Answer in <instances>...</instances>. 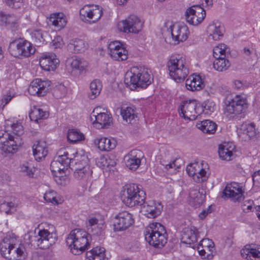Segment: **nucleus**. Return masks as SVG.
<instances>
[{"instance_id":"nucleus-1","label":"nucleus","mask_w":260,"mask_h":260,"mask_svg":"<svg viewBox=\"0 0 260 260\" xmlns=\"http://www.w3.org/2000/svg\"><path fill=\"white\" fill-rule=\"evenodd\" d=\"M90 240V235L86 231L76 229L68 235L66 243L73 254L79 255L88 249Z\"/></svg>"},{"instance_id":"nucleus-2","label":"nucleus","mask_w":260,"mask_h":260,"mask_svg":"<svg viewBox=\"0 0 260 260\" xmlns=\"http://www.w3.org/2000/svg\"><path fill=\"white\" fill-rule=\"evenodd\" d=\"M152 78L147 69L140 67H133L127 72L125 76L124 83L131 90L137 87L146 88L151 84Z\"/></svg>"},{"instance_id":"nucleus-3","label":"nucleus","mask_w":260,"mask_h":260,"mask_svg":"<svg viewBox=\"0 0 260 260\" xmlns=\"http://www.w3.org/2000/svg\"><path fill=\"white\" fill-rule=\"evenodd\" d=\"M43 229L39 230L37 235L29 237L30 243L40 249H48L57 240L55 226L51 224L45 223Z\"/></svg>"},{"instance_id":"nucleus-4","label":"nucleus","mask_w":260,"mask_h":260,"mask_svg":"<svg viewBox=\"0 0 260 260\" xmlns=\"http://www.w3.org/2000/svg\"><path fill=\"white\" fill-rule=\"evenodd\" d=\"M120 196L123 203L130 207L142 206L146 199L145 191L136 184L124 186L121 191Z\"/></svg>"},{"instance_id":"nucleus-5","label":"nucleus","mask_w":260,"mask_h":260,"mask_svg":"<svg viewBox=\"0 0 260 260\" xmlns=\"http://www.w3.org/2000/svg\"><path fill=\"white\" fill-rule=\"evenodd\" d=\"M167 234L164 225L158 222L149 224L145 231V238L150 245L161 248L167 242Z\"/></svg>"},{"instance_id":"nucleus-6","label":"nucleus","mask_w":260,"mask_h":260,"mask_svg":"<svg viewBox=\"0 0 260 260\" xmlns=\"http://www.w3.org/2000/svg\"><path fill=\"white\" fill-rule=\"evenodd\" d=\"M17 239L13 234H7L0 244L2 255L9 260H20L24 253V247H16Z\"/></svg>"},{"instance_id":"nucleus-7","label":"nucleus","mask_w":260,"mask_h":260,"mask_svg":"<svg viewBox=\"0 0 260 260\" xmlns=\"http://www.w3.org/2000/svg\"><path fill=\"white\" fill-rule=\"evenodd\" d=\"M167 67L171 78L178 82L183 81L189 74L185 59L179 54L171 55Z\"/></svg>"},{"instance_id":"nucleus-8","label":"nucleus","mask_w":260,"mask_h":260,"mask_svg":"<svg viewBox=\"0 0 260 260\" xmlns=\"http://www.w3.org/2000/svg\"><path fill=\"white\" fill-rule=\"evenodd\" d=\"M22 144L21 138L0 132V149L6 154L15 153Z\"/></svg>"},{"instance_id":"nucleus-9","label":"nucleus","mask_w":260,"mask_h":260,"mask_svg":"<svg viewBox=\"0 0 260 260\" xmlns=\"http://www.w3.org/2000/svg\"><path fill=\"white\" fill-rule=\"evenodd\" d=\"M9 51L15 57H28L35 52V47L28 41L19 39L10 43Z\"/></svg>"},{"instance_id":"nucleus-10","label":"nucleus","mask_w":260,"mask_h":260,"mask_svg":"<svg viewBox=\"0 0 260 260\" xmlns=\"http://www.w3.org/2000/svg\"><path fill=\"white\" fill-rule=\"evenodd\" d=\"M246 108V98L242 95H237L232 99L226 100L224 112L227 116L234 118L236 115L242 113Z\"/></svg>"},{"instance_id":"nucleus-11","label":"nucleus","mask_w":260,"mask_h":260,"mask_svg":"<svg viewBox=\"0 0 260 260\" xmlns=\"http://www.w3.org/2000/svg\"><path fill=\"white\" fill-rule=\"evenodd\" d=\"M178 110L181 116L190 120H195L203 111L195 100L183 102Z\"/></svg>"},{"instance_id":"nucleus-12","label":"nucleus","mask_w":260,"mask_h":260,"mask_svg":"<svg viewBox=\"0 0 260 260\" xmlns=\"http://www.w3.org/2000/svg\"><path fill=\"white\" fill-rule=\"evenodd\" d=\"M143 23L136 15H131L118 24V29L125 33H138L142 28Z\"/></svg>"},{"instance_id":"nucleus-13","label":"nucleus","mask_w":260,"mask_h":260,"mask_svg":"<svg viewBox=\"0 0 260 260\" xmlns=\"http://www.w3.org/2000/svg\"><path fill=\"white\" fill-rule=\"evenodd\" d=\"M102 14V8L99 6H85L80 10V19L89 23L98 21Z\"/></svg>"},{"instance_id":"nucleus-14","label":"nucleus","mask_w":260,"mask_h":260,"mask_svg":"<svg viewBox=\"0 0 260 260\" xmlns=\"http://www.w3.org/2000/svg\"><path fill=\"white\" fill-rule=\"evenodd\" d=\"M186 20L187 22L192 25H198L201 24L206 16L205 10L200 6H193L186 11Z\"/></svg>"},{"instance_id":"nucleus-15","label":"nucleus","mask_w":260,"mask_h":260,"mask_svg":"<svg viewBox=\"0 0 260 260\" xmlns=\"http://www.w3.org/2000/svg\"><path fill=\"white\" fill-rule=\"evenodd\" d=\"M134 223L132 214L124 211L115 216L113 224L114 231H121L126 230Z\"/></svg>"},{"instance_id":"nucleus-16","label":"nucleus","mask_w":260,"mask_h":260,"mask_svg":"<svg viewBox=\"0 0 260 260\" xmlns=\"http://www.w3.org/2000/svg\"><path fill=\"white\" fill-rule=\"evenodd\" d=\"M244 190L242 186L237 182L228 184L222 192V197L231 198L234 201L240 202L244 199Z\"/></svg>"},{"instance_id":"nucleus-17","label":"nucleus","mask_w":260,"mask_h":260,"mask_svg":"<svg viewBox=\"0 0 260 260\" xmlns=\"http://www.w3.org/2000/svg\"><path fill=\"white\" fill-rule=\"evenodd\" d=\"M50 86V81L37 78L30 83L28 88V91L32 95L44 96L48 92Z\"/></svg>"},{"instance_id":"nucleus-18","label":"nucleus","mask_w":260,"mask_h":260,"mask_svg":"<svg viewBox=\"0 0 260 260\" xmlns=\"http://www.w3.org/2000/svg\"><path fill=\"white\" fill-rule=\"evenodd\" d=\"M59 60L54 53H46L40 59V65L45 71H54L59 65Z\"/></svg>"},{"instance_id":"nucleus-19","label":"nucleus","mask_w":260,"mask_h":260,"mask_svg":"<svg viewBox=\"0 0 260 260\" xmlns=\"http://www.w3.org/2000/svg\"><path fill=\"white\" fill-rule=\"evenodd\" d=\"M142 153L139 150H133L124 157L126 166L131 170H137L141 164Z\"/></svg>"},{"instance_id":"nucleus-20","label":"nucleus","mask_w":260,"mask_h":260,"mask_svg":"<svg viewBox=\"0 0 260 260\" xmlns=\"http://www.w3.org/2000/svg\"><path fill=\"white\" fill-rule=\"evenodd\" d=\"M142 211L148 218H155L159 215L162 210V206L160 203L150 201L143 205Z\"/></svg>"},{"instance_id":"nucleus-21","label":"nucleus","mask_w":260,"mask_h":260,"mask_svg":"<svg viewBox=\"0 0 260 260\" xmlns=\"http://www.w3.org/2000/svg\"><path fill=\"white\" fill-rule=\"evenodd\" d=\"M171 33L174 41L179 43L185 41L187 39L189 31L186 25H174L171 28Z\"/></svg>"},{"instance_id":"nucleus-22","label":"nucleus","mask_w":260,"mask_h":260,"mask_svg":"<svg viewBox=\"0 0 260 260\" xmlns=\"http://www.w3.org/2000/svg\"><path fill=\"white\" fill-rule=\"evenodd\" d=\"M87 61L82 58L72 57L68 58L66 62V66L70 68L72 71H77L80 73L85 72L88 67Z\"/></svg>"},{"instance_id":"nucleus-23","label":"nucleus","mask_w":260,"mask_h":260,"mask_svg":"<svg viewBox=\"0 0 260 260\" xmlns=\"http://www.w3.org/2000/svg\"><path fill=\"white\" fill-rule=\"evenodd\" d=\"M256 134L255 124L247 122L243 123L238 131L239 136L245 141L250 140L255 136Z\"/></svg>"},{"instance_id":"nucleus-24","label":"nucleus","mask_w":260,"mask_h":260,"mask_svg":"<svg viewBox=\"0 0 260 260\" xmlns=\"http://www.w3.org/2000/svg\"><path fill=\"white\" fill-rule=\"evenodd\" d=\"M197 241L198 230L195 228H186L183 230L181 235L182 243L188 244L190 247H193L192 244L197 242Z\"/></svg>"},{"instance_id":"nucleus-25","label":"nucleus","mask_w":260,"mask_h":260,"mask_svg":"<svg viewBox=\"0 0 260 260\" xmlns=\"http://www.w3.org/2000/svg\"><path fill=\"white\" fill-rule=\"evenodd\" d=\"M207 32L209 34V39L217 41L223 36L224 28L220 22H213L208 26Z\"/></svg>"},{"instance_id":"nucleus-26","label":"nucleus","mask_w":260,"mask_h":260,"mask_svg":"<svg viewBox=\"0 0 260 260\" xmlns=\"http://www.w3.org/2000/svg\"><path fill=\"white\" fill-rule=\"evenodd\" d=\"M92 116L95 118L93 124L99 128H107L112 121V116L107 113L100 112L97 115L93 114Z\"/></svg>"},{"instance_id":"nucleus-27","label":"nucleus","mask_w":260,"mask_h":260,"mask_svg":"<svg viewBox=\"0 0 260 260\" xmlns=\"http://www.w3.org/2000/svg\"><path fill=\"white\" fill-rule=\"evenodd\" d=\"M94 143L101 151H110L113 149L116 145V141L114 139L106 137L95 139Z\"/></svg>"},{"instance_id":"nucleus-28","label":"nucleus","mask_w":260,"mask_h":260,"mask_svg":"<svg viewBox=\"0 0 260 260\" xmlns=\"http://www.w3.org/2000/svg\"><path fill=\"white\" fill-rule=\"evenodd\" d=\"M235 149V146L233 143H225L219 146V155L222 159L229 161L233 157V152Z\"/></svg>"},{"instance_id":"nucleus-29","label":"nucleus","mask_w":260,"mask_h":260,"mask_svg":"<svg viewBox=\"0 0 260 260\" xmlns=\"http://www.w3.org/2000/svg\"><path fill=\"white\" fill-rule=\"evenodd\" d=\"M186 88L191 91L199 90L201 89L203 86V83L200 76L193 74L189 77L186 80Z\"/></svg>"},{"instance_id":"nucleus-30","label":"nucleus","mask_w":260,"mask_h":260,"mask_svg":"<svg viewBox=\"0 0 260 260\" xmlns=\"http://www.w3.org/2000/svg\"><path fill=\"white\" fill-rule=\"evenodd\" d=\"M189 203L192 206H197L201 205L204 198V194L199 191V187L194 186L191 188L189 193Z\"/></svg>"},{"instance_id":"nucleus-31","label":"nucleus","mask_w":260,"mask_h":260,"mask_svg":"<svg viewBox=\"0 0 260 260\" xmlns=\"http://www.w3.org/2000/svg\"><path fill=\"white\" fill-rule=\"evenodd\" d=\"M92 173L90 167L84 165L82 168H76L74 175L78 180H83L87 182L91 180Z\"/></svg>"},{"instance_id":"nucleus-32","label":"nucleus","mask_w":260,"mask_h":260,"mask_svg":"<svg viewBox=\"0 0 260 260\" xmlns=\"http://www.w3.org/2000/svg\"><path fill=\"white\" fill-rule=\"evenodd\" d=\"M34 155L37 160H40L47 154L46 143L44 141H38L32 147Z\"/></svg>"},{"instance_id":"nucleus-33","label":"nucleus","mask_w":260,"mask_h":260,"mask_svg":"<svg viewBox=\"0 0 260 260\" xmlns=\"http://www.w3.org/2000/svg\"><path fill=\"white\" fill-rule=\"evenodd\" d=\"M104 247H96L86 252V257L89 260H108Z\"/></svg>"},{"instance_id":"nucleus-34","label":"nucleus","mask_w":260,"mask_h":260,"mask_svg":"<svg viewBox=\"0 0 260 260\" xmlns=\"http://www.w3.org/2000/svg\"><path fill=\"white\" fill-rule=\"evenodd\" d=\"M87 47V44L82 39H75L71 40L68 48L75 53L84 52Z\"/></svg>"},{"instance_id":"nucleus-35","label":"nucleus","mask_w":260,"mask_h":260,"mask_svg":"<svg viewBox=\"0 0 260 260\" xmlns=\"http://www.w3.org/2000/svg\"><path fill=\"white\" fill-rule=\"evenodd\" d=\"M58 153L59 155L56 157V159L51 162L50 167L57 169L58 166L61 164L63 165V167L68 168L71 160L68 157V153L64 152L63 153H62L61 151H60Z\"/></svg>"},{"instance_id":"nucleus-36","label":"nucleus","mask_w":260,"mask_h":260,"mask_svg":"<svg viewBox=\"0 0 260 260\" xmlns=\"http://www.w3.org/2000/svg\"><path fill=\"white\" fill-rule=\"evenodd\" d=\"M49 21L51 24L58 30L63 28L67 24V20L62 13L53 14L51 15Z\"/></svg>"},{"instance_id":"nucleus-37","label":"nucleus","mask_w":260,"mask_h":260,"mask_svg":"<svg viewBox=\"0 0 260 260\" xmlns=\"http://www.w3.org/2000/svg\"><path fill=\"white\" fill-rule=\"evenodd\" d=\"M197 126L203 132L209 134H214L217 128V124L210 120H205L198 123Z\"/></svg>"},{"instance_id":"nucleus-38","label":"nucleus","mask_w":260,"mask_h":260,"mask_svg":"<svg viewBox=\"0 0 260 260\" xmlns=\"http://www.w3.org/2000/svg\"><path fill=\"white\" fill-rule=\"evenodd\" d=\"M241 256L247 260H257L260 259V249L259 248H246L241 251Z\"/></svg>"},{"instance_id":"nucleus-39","label":"nucleus","mask_w":260,"mask_h":260,"mask_svg":"<svg viewBox=\"0 0 260 260\" xmlns=\"http://www.w3.org/2000/svg\"><path fill=\"white\" fill-rule=\"evenodd\" d=\"M214 69L219 72L226 71L231 66L229 59L226 57L215 58L213 62Z\"/></svg>"},{"instance_id":"nucleus-40","label":"nucleus","mask_w":260,"mask_h":260,"mask_svg":"<svg viewBox=\"0 0 260 260\" xmlns=\"http://www.w3.org/2000/svg\"><path fill=\"white\" fill-rule=\"evenodd\" d=\"M30 119L32 121L38 122L39 120L46 119L49 116V113L47 111H44L42 109L34 107L29 114Z\"/></svg>"},{"instance_id":"nucleus-41","label":"nucleus","mask_w":260,"mask_h":260,"mask_svg":"<svg viewBox=\"0 0 260 260\" xmlns=\"http://www.w3.org/2000/svg\"><path fill=\"white\" fill-rule=\"evenodd\" d=\"M120 47H124L120 42H111L108 45V53L111 57L115 60L119 61L120 56L118 52L120 51Z\"/></svg>"},{"instance_id":"nucleus-42","label":"nucleus","mask_w":260,"mask_h":260,"mask_svg":"<svg viewBox=\"0 0 260 260\" xmlns=\"http://www.w3.org/2000/svg\"><path fill=\"white\" fill-rule=\"evenodd\" d=\"M102 88V84L99 80L95 79L93 80L90 84V91L89 93V98L90 99H94L100 93Z\"/></svg>"},{"instance_id":"nucleus-43","label":"nucleus","mask_w":260,"mask_h":260,"mask_svg":"<svg viewBox=\"0 0 260 260\" xmlns=\"http://www.w3.org/2000/svg\"><path fill=\"white\" fill-rule=\"evenodd\" d=\"M0 21L2 25H10L11 27H16L17 26V18L14 15L0 12Z\"/></svg>"},{"instance_id":"nucleus-44","label":"nucleus","mask_w":260,"mask_h":260,"mask_svg":"<svg viewBox=\"0 0 260 260\" xmlns=\"http://www.w3.org/2000/svg\"><path fill=\"white\" fill-rule=\"evenodd\" d=\"M98 166L103 170H110L116 165L114 160L110 158L109 157L104 156H101L97 160Z\"/></svg>"},{"instance_id":"nucleus-45","label":"nucleus","mask_w":260,"mask_h":260,"mask_svg":"<svg viewBox=\"0 0 260 260\" xmlns=\"http://www.w3.org/2000/svg\"><path fill=\"white\" fill-rule=\"evenodd\" d=\"M230 50L228 46L224 44H220L215 46L213 50L214 58L226 57V54Z\"/></svg>"},{"instance_id":"nucleus-46","label":"nucleus","mask_w":260,"mask_h":260,"mask_svg":"<svg viewBox=\"0 0 260 260\" xmlns=\"http://www.w3.org/2000/svg\"><path fill=\"white\" fill-rule=\"evenodd\" d=\"M30 35L32 40L37 45L40 46L45 41L42 31L40 29H30Z\"/></svg>"},{"instance_id":"nucleus-47","label":"nucleus","mask_w":260,"mask_h":260,"mask_svg":"<svg viewBox=\"0 0 260 260\" xmlns=\"http://www.w3.org/2000/svg\"><path fill=\"white\" fill-rule=\"evenodd\" d=\"M120 113L123 120L129 123L137 117L134 109L131 107H126L125 109L122 108Z\"/></svg>"},{"instance_id":"nucleus-48","label":"nucleus","mask_w":260,"mask_h":260,"mask_svg":"<svg viewBox=\"0 0 260 260\" xmlns=\"http://www.w3.org/2000/svg\"><path fill=\"white\" fill-rule=\"evenodd\" d=\"M86 226L88 231L92 233L93 235L98 234L100 232V229L98 224V220L95 217H91L88 219L86 222Z\"/></svg>"},{"instance_id":"nucleus-49","label":"nucleus","mask_w":260,"mask_h":260,"mask_svg":"<svg viewBox=\"0 0 260 260\" xmlns=\"http://www.w3.org/2000/svg\"><path fill=\"white\" fill-rule=\"evenodd\" d=\"M20 171L25 173L29 177H33L35 172V168L31 163L25 161L20 165Z\"/></svg>"},{"instance_id":"nucleus-50","label":"nucleus","mask_w":260,"mask_h":260,"mask_svg":"<svg viewBox=\"0 0 260 260\" xmlns=\"http://www.w3.org/2000/svg\"><path fill=\"white\" fill-rule=\"evenodd\" d=\"M67 137L69 141L73 143H75L84 139V135L76 129L69 130Z\"/></svg>"},{"instance_id":"nucleus-51","label":"nucleus","mask_w":260,"mask_h":260,"mask_svg":"<svg viewBox=\"0 0 260 260\" xmlns=\"http://www.w3.org/2000/svg\"><path fill=\"white\" fill-rule=\"evenodd\" d=\"M208 176L205 169L201 168L200 170L197 172L193 177V179L197 182L200 183L205 181L208 179Z\"/></svg>"},{"instance_id":"nucleus-52","label":"nucleus","mask_w":260,"mask_h":260,"mask_svg":"<svg viewBox=\"0 0 260 260\" xmlns=\"http://www.w3.org/2000/svg\"><path fill=\"white\" fill-rule=\"evenodd\" d=\"M57 193L54 190L46 191L44 196L45 201L52 203L53 204H57L58 201L56 198Z\"/></svg>"},{"instance_id":"nucleus-53","label":"nucleus","mask_w":260,"mask_h":260,"mask_svg":"<svg viewBox=\"0 0 260 260\" xmlns=\"http://www.w3.org/2000/svg\"><path fill=\"white\" fill-rule=\"evenodd\" d=\"M11 128L12 133L10 134L21 138V135L23 133L22 125L20 123H13L12 124Z\"/></svg>"},{"instance_id":"nucleus-54","label":"nucleus","mask_w":260,"mask_h":260,"mask_svg":"<svg viewBox=\"0 0 260 260\" xmlns=\"http://www.w3.org/2000/svg\"><path fill=\"white\" fill-rule=\"evenodd\" d=\"M201 168L200 165L197 163L191 164L187 166L186 172L190 176L193 178L194 175L200 170Z\"/></svg>"},{"instance_id":"nucleus-55","label":"nucleus","mask_w":260,"mask_h":260,"mask_svg":"<svg viewBox=\"0 0 260 260\" xmlns=\"http://www.w3.org/2000/svg\"><path fill=\"white\" fill-rule=\"evenodd\" d=\"M67 92V89L63 85H60L54 90L53 94L56 98L64 97Z\"/></svg>"},{"instance_id":"nucleus-56","label":"nucleus","mask_w":260,"mask_h":260,"mask_svg":"<svg viewBox=\"0 0 260 260\" xmlns=\"http://www.w3.org/2000/svg\"><path fill=\"white\" fill-rule=\"evenodd\" d=\"M6 5L13 9H18L22 6L23 0H5Z\"/></svg>"},{"instance_id":"nucleus-57","label":"nucleus","mask_w":260,"mask_h":260,"mask_svg":"<svg viewBox=\"0 0 260 260\" xmlns=\"http://www.w3.org/2000/svg\"><path fill=\"white\" fill-rule=\"evenodd\" d=\"M13 97V95L10 94V93L4 95L0 100V108L4 109L5 106L12 100Z\"/></svg>"},{"instance_id":"nucleus-58","label":"nucleus","mask_w":260,"mask_h":260,"mask_svg":"<svg viewBox=\"0 0 260 260\" xmlns=\"http://www.w3.org/2000/svg\"><path fill=\"white\" fill-rule=\"evenodd\" d=\"M63 41L60 36L55 37L52 42V45L54 48H60L63 46Z\"/></svg>"},{"instance_id":"nucleus-59","label":"nucleus","mask_w":260,"mask_h":260,"mask_svg":"<svg viewBox=\"0 0 260 260\" xmlns=\"http://www.w3.org/2000/svg\"><path fill=\"white\" fill-rule=\"evenodd\" d=\"M253 201L251 200L245 201L242 206V210L245 212H248L251 211L252 208Z\"/></svg>"},{"instance_id":"nucleus-60","label":"nucleus","mask_w":260,"mask_h":260,"mask_svg":"<svg viewBox=\"0 0 260 260\" xmlns=\"http://www.w3.org/2000/svg\"><path fill=\"white\" fill-rule=\"evenodd\" d=\"M120 51L118 52V55L120 56V60H125L128 57V51L124 47H120Z\"/></svg>"},{"instance_id":"nucleus-61","label":"nucleus","mask_w":260,"mask_h":260,"mask_svg":"<svg viewBox=\"0 0 260 260\" xmlns=\"http://www.w3.org/2000/svg\"><path fill=\"white\" fill-rule=\"evenodd\" d=\"M55 180L56 182L61 185L66 184V182L68 180V177L66 175L63 176L61 174H59V175H55Z\"/></svg>"},{"instance_id":"nucleus-62","label":"nucleus","mask_w":260,"mask_h":260,"mask_svg":"<svg viewBox=\"0 0 260 260\" xmlns=\"http://www.w3.org/2000/svg\"><path fill=\"white\" fill-rule=\"evenodd\" d=\"M252 180L255 185L258 186H260V170L253 174L252 175Z\"/></svg>"},{"instance_id":"nucleus-63","label":"nucleus","mask_w":260,"mask_h":260,"mask_svg":"<svg viewBox=\"0 0 260 260\" xmlns=\"http://www.w3.org/2000/svg\"><path fill=\"white\" fill-rule=\"evenodd\" d=\"M50 168H51V171L53 173H58L60 174H61L62 172H63L65 170L67 169V168L66 167H63V165L61 164L58 166L57 169H54L53 168L51 167H50Z\"/></svg>"},{"instance_id":"nucleus-64","label":"nucleus","mask_w":260,"mask_h":260,"mask_svg":"<svg viewBox=\"0 0 260 260\" xmlns=\"http://www.w3.org/2000/svg\"><path fill=\"white\" fill-rule=\"evenodd\" d=\"M211 212V207L209 206L207 209L203 210L199 214V217L201 219H204L206 216L210 213Z\"/></svg>"}]
</instances>
